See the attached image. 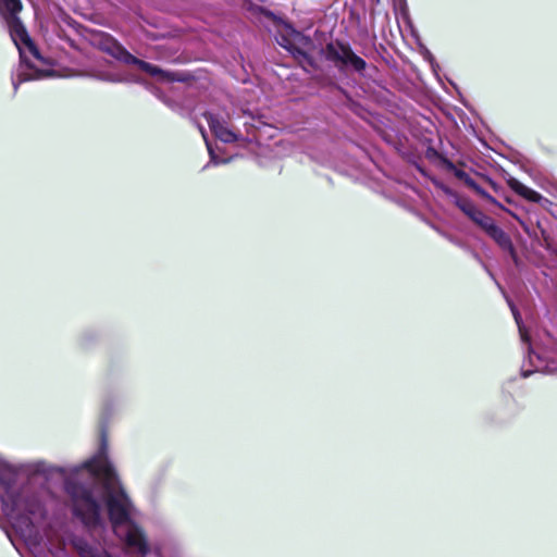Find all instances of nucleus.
<instances>
[{
  "label": "nucleus",
  "instance_id": "1",
  "mask_svg": "<svg viewBox=\"0 0 557 557\" xmlns=\"http://www.w3.org/2000/svg\"><path fill=\"white\" fill-rule=\"evenodd\" d=\"M99 48L116 61L126 65H135L138 70L156 78L160 83H190L196 79L189 71L165 70L158 64L150 63L134 55L112 35L103 33L99 40Z\"/></svg>",
  "mask_w": 557,
  "mask_h": 557
},
{
  "label": "nucleus",
  "instance_id": "2",
  "mask_svg": "<svg viewBox=\"0 0 557 557\" xmlns=\"http://www.w3.org/2000/svg\"><path fill=\"white\" fill-rule=\"evenodd\" d=\"M319 53L326 61L333 63L342 74H357L363 78L369 76L367 73V61L357 54L347 41L341 39L331 40L320 48Z\"/></svg>",
  "mask_w": 557,
  "mask_h": 557
},
{
  "label": "nucleus",
  "instance_id": "3",
  "mask_svg": "<svg viewBox=\"0 0 557 557\" xmlns=\"http://www.w3.org/2000/svg\"><path fill=\"white\" fill-rule=\"evenodd\" d=\"M246 10L256 16L264 17L273 22V24L280 28L274 37L276 44L280 47L281 44H283L282 39H285L288 44L302 46L309 49L315 48V44L309 35H306L304 32L297 29L289 20L276 13L275 11L267 7L253 3L252 1L246 3Z\"/></svg>",
  "mask_w": 557,
  "mask_h": 557
},
{
  "label": "nucleus",
  "instance_id": "4",
  "mask_svg": "<svg viewBox=\"0 0 557 557\" xmlns=\"http://www.w3.org/2000/svg\"><path fill=\"white\" fill-rule=\"evenodd\" d=\"M476 227L503 252L508 255L517 269H521L523 262L519 257L511 236L492 216L487 215Z\"/></svg>",
  "mask_w": 557,
  "mask_h": 557
},
{
  "label": "nucleus",
  "instance_id": "5",
  "mask_svg": "<svg viewBox=\"0 0 557 557\" xmlns=\"http://www.w3.org/2000/svg\"><path fill=\"white\" fill-rule=\"evenodd\" d=\"M431 182L435 188L442 190L475 226L487 216L469 197L460 196L440 178L433 177Z\"/></svg>",
  "mask_w": 557,
  "mask_h": 557
},
{
  "label": "nucleus",
  "instance_id": "6",
  "mask_svg": "<svg viewBox=\"0 0 557 557\" xmlns=\"http://www.w3.org/2000/svg\"><path fill=\"white\" fill-rule=\"evenodd\" d=\"M55 76V71L40 69L36 66L27 55H25L21 51V60L18 63V69L15 72H12V86L14 90V95L16 94L21 84L29 81L44 79L48 77Z\"/></svg>",
  "mask_w": 557,
  "mask_h": 557
},
{
  "label": "nucleus",
  "instance_id": "7",
  "mask_svg": "<svg viewBox=\"0 0 557 557\" xmlns=\"http://www.w3.org/2000/svg\"><path fill=\"white\" fill-rule=\"evenodd\" d=\"M425 157L432 163L438 165L445 171L451 173L456 178L461 181L468 188H472L475 181L462 169L458 168L444 152H440L431 144L426 147Z\"/></svg>",
  "mask_w": 557,
  "mask_h": 557
},
{
  "label": "nucleus",
  "instance_id": "8",
  "mask_svg": "<svg viewBox=\"0 0 557 557\" xmlns=\"http://www.w3.org/2000/svg\"><path fill=\"white\" fill-rule=\"evenodd\" d=\"M282 41L281 47L293 57L304 72L310 74L313 71L320 70V65L317 59L309 52V48L288 44L285 39H282Z\"/></svg>",
  "mask_w": 557,
  "mask_h": 557
},
{
  "label": "nucleus",
  "instance_id": "9",
  "mask_svg": "<svg viewBox=\"0 0 557 557\" xmlns=\"http://www.w3.org/2000/svg\"><path fill=\"white\" fill-rule=\"evenodd\" d=\"M203 117L208 123L210 132L222 143L232 144L239 139V135L228 128L226 123L219 115L212 112H205Z\"/></svg>",
  "mask_w": 557,
  "mask_h": 557
},
{
  "label": "nucleus",
  "instance_id": "10",
  "mask_svg": "<svg viewBox=\"0 0 557 557\" xmlns=\"http://www.w3.org/2000/svg\"><path fill=\"white\" fill-rule=\"evenodd\" d=\"M8 26L10 37L14 42L16 49L18 50V55L21 57V51L25 54V47L33 40L29 36L25 25L23 24L21 17H15L4 22Z\"/></svg>",
  "mask_w": 557,
  "mask_h": 557
},
{
  "label": "nucleus",
  "instance_id": "11",
  "mask_svg": "<svg viewBox=\"0 0 557 557\" xmlns=\"http://www.w3.org/2000/svg\"><path fill=\"white\" fill-rule=\"evenodd\" d=\"M471 190H473L478 196H480L482 199L487 201L488 203L497 207L502 211L509 214L512 219H515L520 226L523 228L525 233L529 234V226L527 222L515 211L504 206L500 201H498L494 196H492L485 188H483L480 184L475 182V184L472 186Z\"/></svg>",
  "mask_w": 557,
  "mask_h": 557
},
{
  "label": "nucleus",
  "instance_id": "12",
  "mask_svg": "<svg viewBox=\"0 0 557 557\" xmlns=\"http://www.w3.org/2000/svg\"><path fill=\"white\" fill-rule=\"evenodd\" d=\"M471 190H473L478 196H480L482 199L487 201L488 203L497 207L502 211L509 214L512 219H515L520 226L523 228L525 233L529 234V226L527 222L515 211L504 206L500 201H498L494 196H492L485 188H483L480 184L475 182V184L472 186Z\"/></svg>",
  "mask_w": 557,
  "mask_h": 557
},
{
  "label": "nucleus",
  "instance_id": "13",
  "mask_svg": "<svg viewBox=\"0 0 557 557\" xmlns=\"http://www.w3.org/2000/svg\"><path fill=\"white\" fill-rule=\"evenodd\" d=\"M101 338V332L94 327L83 330L76 337V345L79 349L87 351L95 348Z\"/></svg>",
  "mask_w": 557,
  "mask_h": 557
},
{
  "label": "nucleus",
  "instance_id": "14",
  "mask_svg": "<svg viewBox=\"0 0 557 557\" xmlns=\"http://www.w3.org/2000/svg\"><path fill=\"white\" fill-rule=\"evenodd\" d=\"M515 194H517L518 196L522 197L523 199H525L527 201L529 202H533V203H537V205H543L544 202L545 203H548V199L545 198L543 195H541L539 191L534 190L533 188L524 185L522 182L521 183H516L515 184Z\"/></svg>",
  "mask_w": 557,
  "mask_h": 557
},
{
  "label": "nucleus",
  "instance_id": "15",
  "mask_svg": "<svg viewBox=\"0 0 557 557\" xmlns=\"http://www.w3.org/2000/svg\"><path fill=\"white\" fill-rule=\"evenodd\" d=\"M22 9L21 0H0V17L3 22L20 17Z\"/></svg>",
  "mask_w": 557,
  "mask_h": 557
},
{
  "label": "nucleus",
  "instance_id": "16",
  "mask_svg": "<svg viewBox=\"0 0 557 557\" xmlns=\"http://www.w3.org/2000/svg\"><path fill=\"white\" fill-rule=\"evenodd\" d=\"M94 77L98 81L108 82V83H128L132 82L128 77L122 76L120 74L110 73V72H99L94 75Z\"/></svg>",
  "mask_w": 557,
  "mask_h": 557
},
{
  "label": "nucleus",
  "instance_id": "17",
  "mask_svg": "<svg viewBox=\"0 0 557 557\" xmlns=\"http://www.w3.org/2000/svg\"><path fill=\"white\" fill-rule=\"evenodd\" d=\"M146 88L147 90L152 94L156 98H158L160 101H162L164 104H166L168 107H172L173 106V101L164 94V91L158 87L157 85L154 84H150V83H147L146 84Z\"/></svg>",
  "mask_w": 557,
  "mask_h": 557
},
{
  "label": "nucleus",
  "instance_id": "18",
  "mask_svg": "<svg viewBox=\"0 0 557 557\" xmlns=\"http://www.w3.org/2000/svg\"><path fill=\"white\" fill-rule=\"evenodd\" d=\"M28 51L36 60H38L39 62L46 64V65H51L52 62L50 61V59L44 57L39 50V48L37 47V45L34 42V40H32L26 47H25V52Z\"/></svg>",
  "mask_w": 557,
  "mask_h": 557
},
{
  "label": "nucleus",
  "instance_id": "19",
  "mask_svg": "<svg viewBox=\"0 0 557 557\" xmlns=\"http://www.w3.org/2000/svg\"><path fill=\"white\" fill-rule=\"evenodd\" d=\"M315 79L321 84V86L326 87L330 90H335L345 97H348V91L332 79H325L320 76H317Z\"/></svg>",
  "mask_w": 557,
  "mask_h": 557
},
{
  "label": "nucleus",
  "instance_id": "20",
  "mask_svg": "<svg viewBox=\"0 0 557 557\" xmlns=\"http://www.w3.org/2000/svg\"><path fill=\"white\" fill-rule=\"evenodd\" d=\"M506 297V300H507V304L510 308V311L512 313V317L515 319V322L519 329V332L522 333V325H523V320H522V315L518 309V307L515 305V302L507 296Z\"/></svg>",
  "mask_w": 557,
  "mask_h": 557
},
{
  "label": "nucleus",
  "instance_id": "21",
  "mask_svg": "<svg viewBox=\"0 0 557 557\" xmlns=\"http://www.w3.org/2000/svg\"><path fill=\"white\" fill-rule=\"evenodd\" d=\"M58 18L62 23L66 24L67 26L72 27V28H76L79 25V23L76 20H74L69 13H66L61 8L58 11Z\"/></svg>",
  "mask_w": 557,
  "mask_h": 557
},
{
  "label": "nucleus",
  "instance_id": "22",
  "mask_svg": "<svg viewBox=\"0 0 557 557\" xmlns=\"http://www.w3.org/2000/svg\"><path fill=\"white\" fill-rule=\"evenodd\" d=\"M206 144H207V148H208L209 156H210L209 163H212L214 165H220V164H225L230 161L228 159H223V158H220L219 156H216L214 153V151L212 150L211 145L208 140L206 141Z\"/></svg>",
  "mask_w": 557,
  "mask_h": 557
},
{
  "label": "nucleus",
  "instance_id": "23",
  "mask_svg": "<svg viewBox=\"0 0 557 557\" xmlns=\"http://www.w3.org/2000/svg\"><path fill=\"white\" fill-rule=\"evenodd\" d=\"M476 174L482 177L490 186L491 188L495 191V193H499L503 187L500 186L499 183H497L492 176H490L488 174H482V173H479L476 172Z\"/></svg>",
  "mask_w": 557,
  "mask_h": 557
},
{
  "label": "nucleus",
  "instance_id": "24",
  "mask_svg": "<svg viewBox=\"0 0 557 557\" xmlns=\"http://www.w3.org/2000/svg\"><path fill=\"white\" fill-rule=\"evenodd\" d=\"M502 175L506 182V184L508 185V187L515 191L516 187H515V184L516 183H521L517 177L512 176L510 173H508L506 170L502 169Z\"/></svg>",
  "mask_w": 557,
  "mask_h": 557
},
{
  "label": "nucleus",
  "instance_id": "25",
  "mask_svg": "<svg viewBox=\"0 0 557 557\" xmlns=\"http://www.w3.org/2000/svg\"><path fill=\"white\" fill-rule=\"evenodd\" d=\"M422 54H423L424 60L428 61L430 63V65H436L438 67V63H437L434 54L426 47L423 48Z\"/></svg>",
  "mask_w": 557,
  "mask_h": 557
},
{
  "label": "nucleus",
  "instance_id": "26",
  "mask_svg": "<svg viewBox=\"0 0 557 557\" xmlns=\"http://www.w3.org/2000/svg\"><path fill=\"white\" fill-rule=\"evenodd\" d=\"M535 372H541L540 369H533V368H525L524 366L521 368L520 370V375L522 379H528L531 374L535 373Z\"/></svg>",
  "mask_w": 557,
  "mask_h": 557
},
{
  "label": "nucleus",
  "instance_id": "27",
  "mask_svg": "<svg viewBox=\"0 0 557 557\" xmlns=\"http://www.w3.org/2000/svg\"><path fill=\"white\" fill-rule=\"evenodd\" d=\"M412 164L414 165V168L417 169V171H418L420 174H422V175H423V176H425V177H428V176H429V174H428V172H426L425 168H424L422 164H420V163H419V162H417V161L412 162Z\"/></svg>",
  "mask_w": 557,
  "mask_h": 557
},
{
  "label": "nucleus",
  "instance_id": "28",
  "mask_svg": "<svg viewBox=\"0 0 557 557\" xmlns=\"http://www.w3.org/2000/svg\"><path fill=\"white\" fill-rule=\"evenodd\" d=\"M520 169H521L523 172L528 173V174H529L533 180H535V178H534V172H533V170H531V169L527 168L524 164H520Z\"/></svg>",
  "mask_w": 557,
  "mask_h": 557
},
{
  "label": "nucleus",
  "instance_id": "29",
  "mask_svg": "<svg viewBox=\"0 0 557 557\" xmlns=\"http://www.w3.org/2000/svg\"><path fill=\"white\" fill-rule=\"evenodd\" d=\"M55 33L58 34V37L63 38V36L61 34V33H63V30L60 28L59 25H58V29L55 30Z\"/></svg>",
  "mask_w": 557,
  "mask_h": 557
},
{
  "label": "nucleus",
  "instance_id": "30",
  "mask_svg": "<svg viewBox=\"0 0 557 557\" xmlns=\"http://www.w3.org/2000/svg\"><path fill=\"white\" fill-rule=\"evenodd\" d=\"M505 201H506L507 203H509V205H512V203H513L512 198H511V197H508V196H506V197H505Z\"/></svg>",
  "mask_w": 557,
  "mask_h": 557
},
{
  "label": "nucleus",
  "instance_id": "31",
  "mask_svg": "<svg viewBox=\"0 0 557 557\" xmlns=\"http://www.w3.org/2000/svg\"><path fill=\"white\" fill-rule=\"evenodd\" d=\"M472 255H473V257H474L476 260L481 261V257H480V255H479L476 251H474V250H473V251H472Z\"/></svg>",
  "mask_w": 557,
  "mask_h": 557
},
{
  "label": "nucleus",
  "instance_id": "32",
  "mask_svg": "<svg viewBox=\"0 0 557 557\" xmlns=\"http://www.w3.org/2000/svg\"><path fill=\"white\" fill-rule=\"evenodd\" d=\"M432 67V71L437 75V72L440 71V66L437 67L436 65H431Z\"/></svg>",
  "mask_w": 557,
  "mask_h": 557
},
{
  "label": "nucleus",
  "instance_id": "33",
  "mask_svg": "<svg viewBox=\"0 0 557 557\" xmlns=\"http://www.w3.org/2000/svg\"><path fill=\"white\" fill-rule=\"evenodd\" d=\"M432 67V71L437 75V72L440 71V66L437 67L436 65H431Z\"/></svg>",
  "mask_w": 557,
  "mask_h": 557
},
{
  "label": "nucleus",
  "instance_id": "34",
  "mask_svg": "<svg viewBox=\"0 0 557 557\" xmlns=\"http://www.w3.org/2000/svg\"><path fill=\"white\" fill-rule=\"evenodd\" d=\"M158 555H159L160 557H164V556H165V553H164L163 550H161V549H160V550H158Z\"/></svg>",
  "mask_w": 557,
  "mask_h": 557
},
{
  "label": "nucleus",
  "instance_id": "35",
  "mask_svg": "<svg viewBox=\"0 0 557 557\" xmlns=\"http://www.w3.org/2000/svg\"><path fill=\"white\" fill-rule=\"evenodd\" d=\"M545 371H546V372H552V371H553V369H552L549 366H546V367H545Z\"/></svg>",
  "mask_w": 557,
  "mask_h": 557
},
{
  "label": "nucleus",
  "instance_id": "36",
  "mask_svg": "<svg viewBox=\"0 0 557 557\" xmlns=\"http://www.w3.org/2000/svg\"><path fill=\"white\" fill-rule=\"evenodd\" d=\"M496 284H497V287H499V289L505 294V292L503 290L500 284L498 282H496Z\"/></svg>",
  "mask_w": 557,
  "mask_h": 557
}]
</instances>
